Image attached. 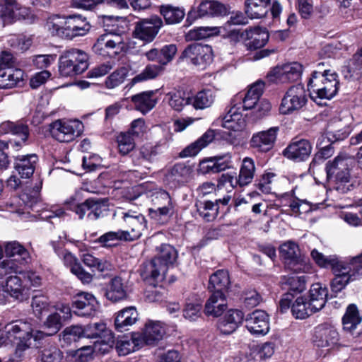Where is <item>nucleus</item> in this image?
I'll return each mask as SVG.
<instances>
[{
    "instance_id": "obj_56",
    "label": "nucleus",
    "mask_w": 362,
    "mask_h": 362,
    "mask_svg": "<svg viewBox=\"0 0 362 362\" xmlns=\"http://www.w3.org/2000/svg\"><path fill=\"white\" fill-rule=\"evenodd\" d=\"M31 306L34 314L40 317L49 310L50 303L47 296L36 295L32 298Z\"/></svg>"
},
{
    "instance_id": "obj_30",
    "label": "nucleus",
    "mask_w": 362,
    "mask_h": 362,
    "mask_svg": "<svg viewBox=\"0 0 362 362\" xmlns=\"http://www.w3.org/2000/svg\"><path fill=\"white\" fill-rule=\"evenodd\" d=\"M131 100L134 104L135 109L143 114L152 110L157 103L155 93L153 90L144 91L132 95Z\"/></svg>"
},
{
    "instance_id": "obj_21",
    "label": "nucleus",
    "mask_w": 362,
    "mask_h": 362,
    "mask_svg": "<svg viewBox=\"0 0 362 362\" xmlns=\"http://www.w3.org/2000/svg\"><path fill=\"white\" fill-rule=\"evenodd\" d=\"M247 328L255 335H265L269 330V315L262 310H256L246 317Z\"/></svg>"
},
{
    "instance_id": "obj_5",
    "label": "nucleus",
    "mask_w": 362,
    "mask_h": 362,
    "mask_svg": "<svg viewBox=\"0 0 362 362\" xmlns=\"http://www.w3.org/2000/svg\"><path fill=\"white\" fill-rule=\"evenodd\" d=\"M113 217L127 228L123 230L124 235L127 236V241L139 239L146 228L145 217L136 211L119 209L115 211Z\"/></svg>"
},
{
    "instance_id": "obj_4",
    "label": "nucleus",
    "mask_w": 362,
    "mask_h": 362,
    "mask_svg": "<svg viewBox=\"0 0 362 362\" xmlns=\"http://www.w3.org/2000/svg\"><path fill=\"white\" fill-rule=\"evenodd\" d=\"M88 54L81 49L71 48L63 52L59 59V73L62 77L81 74L88 67Z\"/></svg>"
},
{
    "instance_id": "obj_16",
    "label": "nucleus",
    "mask_w": 362,
    "mask_h": 362,
    "mask_svg": "<svg viewBox=\"0 0 362 362\" xmlns=\"http://www.w3.org/2000/svg\"><path fill=\"white\" fill-rule=\"evenodd\" d=\"M355 267H351L345 261L338 267H335L332 271L334 277L331 282V289L334 293L341 291L348 284L356 281L359 276Z\"/></svg>"
},
{
    "instance_id": "obj_2",
    "label": "nucleus",
    "mask_w": 362,
    "mask_h": 362,
    "mask_svg": "<svg viewBox=\"0 0 362 362\" xmlns=\"http://www.w3.org/2000/svg\"><path fill=\"white\" fill-rule=\"evenodd\" d=\"M7 339L16 344V352H22L31 346V339L39 340L47 335V332L34 331L28 321L17 320L6 327Z\"/></svg>"
},
{
    "instance_id": "obj_39",
    "label": "nucleus",
    "mask_w": 362,
    "mask_h": 362,
    "mask_svg": "<svg viewBox=\"0 0 362 362\" xmlns=\"http://www.w3.org/2000/svg\"><path fill=\"white\" fill-rule=\"evenodd\" d=\"M267 0H245V13L251 19H258L266 16L269 11Z\"/></svg>"
},
{
    "instance_id": "obj_37",
    "label": "nucleus",
    "mask_w": 362,
    "mask_h": 362,
    "mask_svg": "<svg viewBox=\"0 0 362 362\" xmlns=\"http://www.w3.org/2000/svg\"><path fill=\"white\" fill-rule=\"evenodd\" d=\"M361 321L362 317L357 306L355 304H350L342 317L344 330L353 334L354 331L361 324Z\"/></svg>"
},
{
    "instance_id": "obj_18",
    "label": "nucleus",
    "mask_w": 362,
    "mask_h": 362,
    "mask_svg": "<svg viewBox=\"0 0 362 362\" xmlns=\"http://www.w3.org/2000/svg\"><path fill=\"white\" fill-rule=\"evenodd\" d=\"M74 313L81 317H93L97 313L98 302L93 295L81 292L76 295L73 300Z\"/></svg>"
},
{
    "instance_id": "obj_24",
    "label": "nucleus",
    "mask_w": 362,
    "mask_h": 362,
    "mask_svg": "<svg viewBox=\"0 0 362 362\" xmlns=\"http://www.w3.org/2000/svg\"><path fill=\"white\" fill-rule=\"evenodd\" d=\"M90 29V25L86 18L81 15L67 16L66 37L72 39L86 35Z\"/></svg>"
},
{
    "instance_id": "obj_45",
    "label": "nucleus",
    "mask_w": 362,
    "mask_h": 362,
    "mask_svg": "<svg viewBox=\"0 0 362 362\" xmlns=\"http://www.w3.org/2000/svg\"><path fill=\"white\" fill-rule=\"evenodd\" d=\"M107 199L98 198L87 199L88 204V213L87 214L88 219L95 221L103 216V212L107 209Z\"/></svg>"
},
{
    "instance_id": "obj_17",
    "label": "nucleus",
    "mask_w": 362,
    "mask_h": 362,
    "mask_svg": "<svg viewBox=\"0 0 362 362\" xmlns=\"http://www.w3.org/2000/svg\"><path fill=\"white\" fill-rule=\"evenodd\" d=\"M30 15V8L22 6L16 0H6L0 9V18L4 24H11L17 21L26 19Z\"/></svg>"
},
{
    "instance_id": "obj_26",
    "label": "nucleus",
    "mask_w": 362,
    "mask_h": 362,
    "mask_svg": "<svg viewBox=\"0 0 362 362\" xmlns=\"http://www.w3.org/2000/svg\"><path fill=\"white\" fill-rule=\"evenodd\" d=\"M245 40H250L245 44L247 49H257L264 47L268 40L269 33L265 29L259 27L247 29L244 31Z\"/></svg>"
},
{
    "instance_id": "obj_64",
    "label": "nucleus",
    "mask_w": 362,
    "mask_h": 362,
    "mask_svg": "<svg viewBox=\"0 0 362 362\" xmlns=\"http://www.w3.org/2000/svg\"><path fill=\"white\" fill-rule=\"evenodd\" d=\"M285 284H288L289 288L293 291L300 293L305 289V276L304 275H291L284 277Z\"/></svg>"
},
{
    "instance_id": "obj_29",
    "label": "nucleus",
    "mask_w": 362,
    "mask_h": 362,
    "mask_svg": "<svg viewBox=\"0 0 362 362\" xmlns=\"http://www.w3.org/2000/svg\"><path fill=\"white\" fill-rule=\"evenodd\" d=\"M230 285V281L227 270H217L210 276L209 288L213 291V293L224 294L228 291Z\"/></svg>"
},
{
    "instance_id": "obj_44",
    "label": "nucleus",
    "mask_w": 362,
    "mask_h": 362,
    "mask_svg": "<svg viewBox=\"0 0 362 362\" xmlns=\"http://www.w3.org/2000/svg\"><path fill=\"white\" fill-rule=\"evenodd\" d=\"M310 255L317 266L321 268H330L332 271L334 270L335 267H338L339 265H341L345 262L339 259L338 257L335 255L325 256L316 249L313 250Z\"/></svg>"
},
{
    "instance_id": "obj_43",
    "label": "nucleus",
    "mask_w": 362,
    "mask_h": 362,
    "mask_svg": "<svg viewBox=\"0 0 362 362\" xmlns=\"http://www.w3.org/2000/svg\"><path fill=\"white\" fill-rule=\"evenodd\" d=\"M67 16L53 15L48 18L46 27L52 35L66 37Z\"/></svg>"
},
{
    "instance_id": "obj_23",
    "label": "nucleus",
    "mask_w": 362,
    "mask_h": 362,
    "mask_svg": "<svg viewBox=\"0 0 362 362\" xmlns=\"http://www.w3.org/2000/svg\"><path fill=\"white\" fill-rule=\"evenodd\" d=\"M244 313L239 309H230L221 318L217 325L218 330L223 334L234 332L243 322Z\"/></svg>"
},
{
    "instance_id": "obj_50",
    "label": "nucleus",
    "mask_w": 362,
    "mask_h": 362,
    "mask_svg": "<svg viewBox=\"0 0 362 362\" xmlns=\"http://www.w3.org/2000/svg\"><path fill=\"white\" fill-rule=\"evenodd\" d=\"M199 215L207 222L214 221L218 214V206L211 201L201 202L197 204Z\"/></svg>"
},
{
    "instance_id": "obj_33",
    "label": "nucleus",
    "mask_w": 362,
    "mask_h": 362,
    "mask_svg": "<svg viewBox=\"0 0 362 362\" xmlns=\"http://www.w3.org/2000/svg\"><path fill=\"white\" fill-rule=\"evenodd\" d=\"M24 72L19 69H0V88H14L23 81Z\"/></svg>"
},
{
    "instance_id": "obj_58",
    "label": "nucleus",
    "mask_w": 362,
    "mask_h": 362,
    "mask_svg": "<svg viewBox=\"0 0 362 362\" xmlns=\"http://www.w3.org/2000/svg\"><path fill=\"white\" fill-rule=\"evenodd\" d=\"M44 327L47 329V335L57 333L62 327L60 314L54 312L49 315L44 322Z\"/></svg>"
},
{
    "instance_id": "obj_63",
    "label": "nucleus",
    "mask_w": 362,
    "mask_h": 362,
    "mask_svg": "<svg viewBox=\"0 0 362 362\" xmlns=\"http://www.w3.org/2000/svg\"><path fill=\"white\" fill-rule=\"evenodd\" d=\"M169 96V105L176 111H181L183 107L189 105V96H183L180 92L170 93Z\"/></svg>"
},
{
    "instance_id": "obj_42",
    "label": "nucleus",
    "mask_w": 362,
    "mask_h": 362,
    "mask_svg": "<svg viewBox=\"0 0 362 362\" xmlns=\"http://www.w3.org/2000/svg\"><path fill=\"white\" fill-rule=\"evenodd\" d=\"M199 17L206 16H223L228 12L226 7L221 3L215 1H202L198 7Z\"/></svg>"
},
{
    "instance_id": "obj_62",
    "label": "nucleus",
    "mask_w": 362,
    "mask_h": 362,
    "mask_svg": "<svg viewBox=\"0 0 362 362\" xmlns=\"http://www.w3.org/2000/svg\"><path fill=\"white\" fill-rule=\"evenodd\" d=\"M41 362H61L62 351L54 346H50L42 350L40 355Z\"/></svg>"
},
{
    "instance_id": "obj_28",
    "label": "nucleus",
    "mask_w": 362,
    "mask_h": 362,
    "mask_svg": "<svg viewBox=\"0 0 362 362\" xmlns=\"http://www.w3.org/2000/svg\"><path fill=\"white\" fill-rule=\"evenodd\" d=\"M227 309V300L223 293H212L205 303L206 315L219 317Z\"/></svg>"
},
{
    "instance_id": "obj_14",
    "label": "nucleus",
    "mask_w": 362,
    "mask_h": 362,
    "mask_svg": "<svg viewBox=\"0 0 362 362\" xmlns=\"http://www.w3.org/2000/svg\"><path fill=\"white\" fill-rule=\"evenodd\" d=\"M240 108L237 104L233 105L222 119V127L234 132L233 136L232 134H229V136L232 137L230 142L233 145L240 143V132L245 126V119L240 112Z\"/></svg>"
},
{
    "instance_id": "obj_25",
    "label": "nucleus",
    "mask_w": 362,
    "mask_h": 362,
    "mask_svg": "<svg viewBox=\"0 0 362 362\" xmlns=\"http://www.w3.org/2000/svg\"><path fill=\"white\" fill-rule=\"evenodd\" d=\"M215 132L213 129H208L201 137L194 142L186 146L179 156L180 158L195 156L204 148L211 144L215 138Z\"/></svg>"
},
{
    "instance_id": "obj_40",
    "label": "nucleus",
    "mask_w": 362,
    "mask_h": 362,
    "mask_svg": "<svg viewBox=\"0 0 362 362\" xmlns=\"http://www.w3.org/2000/svg\"><path fill=\"white\" fill-rule=\"evenodd\" d=\"M146 344H151L163 339L166 333V328L160 321H149L145 326Z\"/></svg>"
},
{
    "instance_id": "obj_6",
    "label": "nucleus",
    "mask_w": 362,
    "mask_h": 362,
    "mask_svg": "<svg viewBox=\"0 0 362 362\" xmlns=\"http://www.w3.org/2000/svg\"><path fill=\"white\" fill-rule=\"evenodd\" d=\"M128 49L127 37L124 32L113 30L101 35L93 47V51L100 55L118 54Z\"/></svg>"
},
{
    "instance_id": "obj_20",
    "label": "nucleus",
    "mask_w": 362,
    "mask_h": 362,
    "mask_svg": "<svg viewBox=\"0 0 362 362\" xmlns=\"http://www.w3.org/2000/svg\"><path fill=\"white\" fill-rule=\"evenodd\" d=\"M279 127H271L266 131L254 134L250 139V146L260 152H268L274 146Z\"/></svg>"
},
{
    "instance_id": "obj_59",
    "label": "nucleus",
    "mask_w": 362,
    "mask_h": 362,
    "mask_svg": "<svg viewBox=\"0 0 362 362\" xmlns=\"http://www.w3.org/2000/svg\"><path fill=\"white\" fill-rule=\"evenodd\" d=\"M218 30L217 27H199L190 30L187 34L189 40H199L212 35Z\"/></svg>"
},
{
    "instance_id": "obj_13",
    "label": "nucleus",
    "mask_w": 362,
    "mask_h": 362,
    "mask_svg": "<svg viewBox=\"0 0 362 362\" xmlns=\"http://www.w3.org/2000/svg\"><path fill=\"white\" fill-rule=\"evenodd\" d=\"M163 25V22L159 16H152L136 23L134 35L141 40L151 42L156 38Z\"/></svg>"
},
{
    "instance_id": "obj_8",
    "label": "nucleus",
    "mask_w": 362,
    "mask_h": 362,
    "mask_svg": "<svg viewBox=\"0 0 362 362\" xmlns=\"http://www.w3.org/2000/svg\"><path fill=\"white\" fill-rule=\"evenodd\" d=\"M83 126L79 120L58 119L50 124V133L59 142H71L81 136Z\"/></svg>"
},
{
    "instance_id": "obj_51",
    "label": "nucleus",
    "mask_w": 362,
    "mask_h": 362,
    "mask_svg": "<svg viewBox=\"0 0 362 362\" xmlns=\"http://www.w3.org/2000/svg\"><path fill=\"white\" fill-rule=\"evenodd\" d=\"M82 338H86L83 327L72 325L66 327L61 334V340L66 345L76 342Z\"/></svg>"
},
{
    "instance_id": "obj_22",
    "label": "nucleus",
    "mask_w": 362,
    "mask_h": 362,
    "mask_svg": "<svg viewBox=\"0 0 362 362\" xmlns=\"http://www.w3.org/2000/svg\"><path fill=\"white\" fill-rule=\"evenodd\" d=\"M312 148L311 144L307 139L293 140L284 150L283 154L288 159L301 162L309 158Z\"/></svg>"
},
{
    "instance_id": "obj_19",
    "label": "nucleus",
    "mask_w": 362,
    "mask_h": 362,
    "mask_svg": "<svg viewBox=\"0 0 362 362\" xmlns=\"http://www.w3.org/2000/svg\"><path fill=\"white\" fill-rule=\"evenodd\" d=\"M192 168L184 163H175L170 168L165 175V181L170 187H180L191 178Z\"/></svg>"
},
{
    "instance_id": "obj_36",
    "label": "nucleus",
    "mask_w": 362,
    "mask_h": 362,
    "mask_svg": "<svg viewBox=\"0 0 362 362\" xmlns=\"http://www.w3.org/2000/svg\"><path fill=\"white\" fill-rule=\"evenodd\" d=\"M4 286L8 296L18 300L25 298L27 287L19 276L15 275L7 277Z\"/></svg>"
},
{
    "instance_id": "obj_60",
    "label": "nucleus",
    "mask_w": 362,
    "mask_h": 362,
    "mask_svg": "<svg viewBox=\"0 0 362 362\" xmlns=\"http://www.w3.org/2000/svg\"><path fill=\"white\" fill-rule=\"evenodd\" d=\"M85 337L89 339L100 338L105 332H109L104 322H100L83 327Z\"/></svg>"
},
{
    "instance_id": "obj_3",
    "label": "nucleus",
    "mask_w": 362,
    "mask_h": 362,
    "mask_svg": "<svg viewBox=\"0 0 362 362\" xmlns=\"http://www.w3.org/2000/svg\"><path fill=\"white\" fill-rule=\"evenodd\" d=\"M338 84L337 74L325 69L313 72L308 88L313 98L331 99L337 93Z\"/></svg>"
},
{
    "instance_id": "obj_47",
    "label": "nucleus",
    "mask_w": 362,
    "mask_h": 362,
    "mask_svg": "<svg viewBox=\"0 0 362 362\" xmlns=\"http://www.w3.org/2000/svg\"><path fill=\"white\" fill-rule=\"evenodd\" d=\"M163 71V67L160 64H148L140 74L136 75L131 80L130 84L131 86H134L138 83L154 79L159 76Z\"/></svg>"
},
{
    "instance_id": "obj_48",
    "label": "nucleus",
    "mask_w": 362,
    "mask_h": 362,
    "mask_svg": "<svg viewBox=\"0 0 362 362\" xmlns=\"http://www.w3.org/2000/svg\"><path fill=\"white\" fill-rule=\"evenodd\" d=\"M160 13L163 16L167 24L179 23L185 15L183 9L170 5L161 6L160 7Z\"/></svg>"
},
{
    "instance_id": "obj_7",
    "label": "nucleus",
    "mask_w": 362,
    "mask_h": 362,
    "mask_svg": "<svg viewBox=\"0 0 362 362\" xmlns=\"http://www.w3.org/2000/svg\"><path fill=\"white\" fill-rule=\"evenodd\" d=\"M180 60L186 61L200 69H204L213 61L212 49L206 45H189L182 52Z\"/></svg>"
},
{
    "instance_id": "obj_61",
    "label": "nucleus",
    "mask_w": 362,
    "mask_h": 362,
    "mask_svg": "<svg viewBox=\"0 0 362 362\" xmlns=\"http://www.w3.org/2000/svg\"><path fill=\"white\" fill-rule=\"evenodd\" d=\"M280 253L286 260V263L300 256L298 245L292 241H288L281 245Z\"/></svg>"
},
{
    "instance_id": "obj_32",
    "label": "nucleus",
    "mask_w": 362,
    "mask_h": 362,
    "mask_svg": "<svg viewBox=\"0 0 362 362\" xmlns=\"http://www.w3.org/2000/svg\"><path fill=\"white\" fill-rule=\"evenodd\" d=\"M328 291L326 287H323L321 284H313L309 291L308 302L312 305L313 310L316 312L324 308L327 302Z\"/></svg>"
},
{
    "instance_id": "obj_34",
    "label": "nucleus",
    "mask_w": 362,
    "mask_h": 362,
    "mask_svg": "<svg viewBox=\"0 0 362 362\" xmlns=\"http://www.w3.org/2000/svg\"><path fill=\"white\" fill-rule=\"evenodd\" d=\"M105 296L107 299L117 302L127 298V286L119 276L112 278L108 284Z\"/></svg>"
},
{
    "instance_id": "obj_57",
    "label": "nucleus",
    "mask_w": 362,
    "mask_h": 362,
    "mask_svg": "<svg viewBox=\"0 0 362 362\" xmlns=\"http://www.w3.org/2000/svg\"><path fill=\"white\" fill-rule=\"evenodd\" d=\"M341 165L349 166V160L345 156H338L332 161H329L326 165L327 179L333 176H337L342 171Z\"/></svg>"
},
{
    "instance_id": "obj_41",
    "label": "nucleus",
    "mask_w": 362,
    "mask_h": 362,
    "mask_svg": "<svg viewBox=\"0 0 362 362\" xmlns=\"http://www.w3.org/2000/svg\"><path fill=\"white\" fill-rule=\"evenodd\" d=\"M342 171L328 179L334 182V189L340 193H346L351 190L353 185L351 183V176L349 166L341 165Z\"/></svg>"
},
{
    "instance_id": "obj_31",
    "label": "nucleus",
    "mask_w": 362,
    "mask_h": 362,
    "mask_svg": "<svg viewBox=\"0 0 362 362\" xmlns=\"http://www.w3.org/2000/svg\"><path fill=\"white\" fill-rule=\"evenodd\" d=\"M37 161L35 154L18 156L16 158L15 168L22 178H29L35 171Z\"/></svg>"
},
{
    "instance_id": "obj_15",
    "label": "nucleus",
    "mask_w": 362,
    "mask_h": 362,
    "mask_svg": "<svg viewBox=\"0 0 362 362\" xmlns=\"http://www.w3.org/2000/svg\"><path fill=\"white\" fill-rule=\"evenodd\" d=\"M255 171V166L254 160L250 158L246 157L243 160L238 177L228 174H223L221 177V182L223 185L229 184L232 188L235 187L238 185L240 187L245 186L252 181Z\"/></svg>"
},
{
    "instance_id": "obj_38",
    "label": "nucleus",
    "mask_w": 362,
    "mask_h": 362,
    "mask_svg": "<svg viewBox=\"0 0 362 362\" xmlns=\"http://www.w3.org/2000/svg\"><path fill=\"white\" fill-rule=\"evenodd\" d=\"M5 253L7 257H13L20 264H28L30 260L28 251L19 243L13 241L5 245Z\"/></svg>"
},
{
    "instance_id": "obj_1",
    "label": "nucleus",
    "mask_w": 362,
    "mask_h": 362,
    "mask_svg": "<svg viewBox=\"0 0 362 362\" xmlns=\"http://www.w3.org/2000/svg\"><path fill=\"white\" fill-rule=\"evenodd\" d=\"M157 255L149 262H144L140 268V275L144 281H162L168 268L177 259V251L168 245L162 244L157 247Z\"/></svg>"
},
{
    "instance_id": "obj_46",
    "label": "nucleus",
    "mask_w": 362,
    "mask_h": 362,
    "mask_svg": "<svg viewBox=\"0 0 362 362\" xmlns=\"http://www.w3.org/2000/svg\"><path fill=\"white\" fill-rule=\"evenodd\" d=\"M291 312L293 315L296 319H305L314 313L310 303L303 297L296 298L291 307Z\"/></svg>"
},
{
    "instance_id": "obj_12",
    "label": "nucleus",
    "mask_w": 362,
    "mask_h": 362,
    "mask_svg": "<svg viewBox=\"0 0 362 362\" xmlns=\"http://www.w3.org/2000/svg\"><path fill=\"white\" fill-rule=\"evenodd\" d=\"M154 208L149 209V214L156 221L163 223L174 214V205L170 194L165 191L157 193L153 199Z\"/></svg>"
},
{
    "instance_id": "obj_49",
    "label": "nucleus",
    "mask_w": 362,
    "mask_h": 362,
    "mask_svg": "<svg viewBox=\"0 0 362 362\" xmlns=\"http://www.w3.org/2000/svg\"><path fill=\"white\" fill-rule=\"evenodd\" d=\"M64 205L67 209L74 211L78 216L79 219H83L88 213L89 207L87 204V199L81 202L77 194L67 199L64 202Z\"/></svg>"
},
{
    "instance_id": "obj_10",
    "label": "nucleus",
    "mask_w": 362,
    "mask_h": 362,
    "mask_svg": "<svg viewBox=\"0 0 362 362\" xmlns=\"http://www.w3.org/2000/svg\"><path fill=\"white\" fill-rule=\"evenodd\" d=\"M303 66L298 62L278 65L271 69L267 77L270 82L288 83L298 81L302 75Z\"/></svg>"
},
{
    "instance_id": "obj_55",
    "label": "nucleus",
    "mask_w": 362,
    "mask_h": 362,
    "mask_svg": "<svg viewBox=\"0 0 362 362\" xmlns=\"http://www.w3.org/2000/svg\"><path fill=\"white\" fill-rule=\"evenodd\" d=\"M117 147L122 155H127L135 147L134 139L129 132H122L117 137Z\"/></svg>"
},
{
    "instance_id": "obj_35",
    "label": "nucleus",
    "mask_w": 362,
    "mask_h": 362,
    "mask_svg": "<svg viewBox=\"0 0 362 362\" xmlns=\"http://www.w3.org/2000/svg\"><path fill=\"white\" fill-rule=\"evenodd\" d=\"M216 98V93L211 89H204L195 95L189 96V105L196 110H204L212 105Z\"/></svg>"
},
{
    "instance_id": "obj_53",
    "label": "nucleus",
    "mask_w": 362,
    "mask_h": 362,
    "mask_svg": "<svg viewBox=\"0 0 362 362\" xmlns=\"http://www.w3.org/2000/svg\"><path fill=\"white\" fill-rule=\"evenodd\" d=\"M11 134L21 138V141H11V148L18 150L19 148L26 144L27 139L29 136L28 127L21 122H15V127L12 129Z\"/></svg>"
},
{
    "instance_id": "obj_11",
    "label": "nucleus",
    "mask_w": 362,
    "mask_h": 362,
    "mask_svg": "<svg viewBox=\"0 0 362 362\" xmlns=\"http://www.w3.org/2000/svg\"><path fill=\"white\" fill-rule=\"evenodd\" d=\"M307 100L305 90L303 86H291L282 98L279 111L284 115L291 113L304 107Z\"/></svg>"
},
{
    "instance_id": "obj_27",
    "label": "nucleus",
    "mask_w": 362,
    "mask_h": 362,
    "mask_svg": "<svg viewBox=\"0 0 362 362\" xmlns=\"http://www.w3.org/2000/svg\"><path fill=\"white\" fill-rule=\"evenodd\" d=\"M139 318V313L135 307L125 308L118 312L115 319V326L117 331L127 330L129 327L134 325Z\"/></svg>"
},
{
    "instance_id": "obj_54",
    "label": "nucleus",
    "mask_w": 362,
    "mask_h": 362,
    "mask_svg": "<svg viewBox=\"0 0 362 362\" xmlns=\"http://www.w3.org/2000/svg\"><path fill=\"white\" fill-rule=\"evenodd\" d=\"M128 75V70L125 67H120L114 71L105 80V86L113 89L121 85Z\"/></svg>"
},
{
    "instance_id": "obj_52",
    "label": "nucleus",
    "mask_w": 362,
    "mask_h": 362,
    "mask_svg": "<svg viewBox=\"0 0 362 362\" xmlns=\"http://www.w3.org/2000/svg\"><path fill=\"white\" fill-rule=\"evenodd\" d=\"M119 241H127V236L124 235L123 230L107 232L98 239V243L103 247L115 246Z\"/></svg>"
},
{
    "instance_id": "obj_9",
    "label": "nucleus",
    "mask_w": 362,
    "mask_h": 362,
    "mask_svg": "<svg viewBox=\"0 0 362 362\" xmlns=\"http://www.w3.org/2000/svg\"><path fill=\"white\" fill-rule=\"evenodd\" d=\"M312 342L317 347L330 350L339 345L340 335L334 325L329 323H322L314 327Z\"/></svg>"
}]
</instances>
